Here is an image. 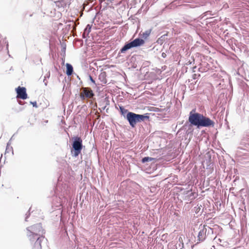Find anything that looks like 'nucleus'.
I'll use <instances>...</instances> for the list:
<instances>
[{
	"instance_id": "obj_7",
	"label": "nucleus",
	"mask_w": 249,
	"mask_h": 249,
	"mask_svg": "<svg viewBox=\"0 0 249 249\" xmlns=\"http://www.w3.org/2000/svg\"><path fill=\"white\" fill-rule=\"evenodd\" d=\"M94 96L93 91L89 88H83L80 94V97L82 100H84L86 98H92Z\"/></svg>"
},
{
	"instance_id": "obj_2",
	"label": "nucleus",
	"mask_w": 249,
	"mask_h": 249,
	"mask_svg": "<svg viewBox=\"0 0 249 249\" xmlns=\"http://www.w3.org/2000/svg\"><path fill=\"white\" fill-rule=\"evenodd\" d=\"M189 122L191 124L196 126L198 128L213 127L214 125V122L209 118L199 113H193V111L190 113Z\"/></svg>"
},
{
	"instance_id": "obj_26",
	"label": "nucleus",
	"mask_w": 249,
	"mask_h": 249,
	"mask_svg": "<svg viewBox=\"0 0 249 249\" xmlns=\"http://www.w3.org/2000/svg\"><path fill=\"white\" fill-rule=\"evenodd\" d=\"M43 82L44 83L45 85L47 86V81L46 80V76H45V78H44V79L43 80Z\"/></svg>"
},
{
	"instance_id": "obj_29",
	"label": "nucleus",
	"mask_w": 249,
	"mask_h": 249,
	"mask_svg": "<svg viewBox=\"0 0 249 249\" xmlns=\"http://www.w3.org/2000/svg\"><path fill=\"white\" fill-rule=\"evenodd\" d=\"M8 143L7 144V147H6V152H8V149H9V148L8 147Z\"/></svg>"
},
{
	"instance_id": "obj_9",
	"label": "nucleus",
	"mask_w": 249,
	"mask_h": 249,
	"mask_svg": "<svg viewBox=\"0 0 249 249\" xmlns=\"http://www.w3.org/2000/svg\"><path fill=\"white\" fill-rule=\"evenodd\" d=\"M184 3H191V0H175L170 3V6H185L190 7V4H183Z\"/></svg>"
},
{
	"instance_id": "obj_15",
	"label": "nucleus",
	"mask_w": 249,
	"mask_h": 249,
	"mask_svg": "<svg viewBox=\"0 0 249 249\" xmlns=\"http://www.w3.org/2000/svg\"><path fill=\"white\" fill-rule=\"evenodd\" d=\"M204 230H206V235L207 236L212 234L213 233V229L207 226V225H204L202 226Z\"/></svg>"
},
{
	"instance_id": "obj_18",
	"label": "nucleus",
	"mask_w": 249,
	"mask_h": 249,
	"mask_svg": "<svg viewBox=\"0 0 249 249\" xmlns=\"http://www.w3.org/2000/svg\"><path fill=\"white\" fill-rule=\"evenodd\" d=\"M155 160V158L149 157H145L142 159V162L144 163L147 162H152L154 161Z\"/></svg>"
},
{
	"instance_id": "obj_5",
	"label": "nucleus",
	"mask_w": 249,
	"mask_h": 249,
	"mask_svg": "<svg viewBox=\"0 0 249 249\" xmlns=\"http://www.w3.org/2000/svg\"><path fill=\"white\" fill-rule=\"evenodd\" d=\"M144 40L140 38H136L130 42H126L120 49L118 53V56H120V53H124L126 51L131 48L142 46L144 44Z\"/></svg>"
},
{
	"instance_id": "obj_16",
	"label": "nucleus",
	"mask_w": 249,
	"mask_h": 249,
	"mask_svg": "<svg viewBox=\"0 0 249 249\" xmlns=\"http://www.w3.org/2000/svg\"><path fill=\"white\" fill-rule=\"evenodd\" d=\"M120 111L122 116L126 119V115L128 113V112H130L128 111V110L124 108V107L122 106H119Z\"/></svg>"
},
{
	"instance_id": "obj_28",
	"label": "nucleus",
	"mask_w": 249,
	"mask_h": 249,
	"mask_svg": "<svg viewBox=\"0 0 249 249\" xmlns=\"http://www.w3.org/2000/svg\"><path fill=\"white\" fill-rule=\"evenodd\" d=\"M65 51H66V48L65 47L63 48V49L62 50V52L63 53H64V54H65Z\"/></svg>"
},
{
	"instance_id": "obj_30",
	"label": "nucleus",
	"mask_w": 249,
	"mask_h": 249,
	"mask_svg": "<svg viewBox=\"0 0 249 249\" xmlns=\"http://www.w3.org/2000/svg\"><path fill=\"white\" fill-rule=\"evenodd\" d=\"M77 78H78L79 79H80V77H79L78 75H77Z\"/></svg>"
},
{
	"instance_id": "obj_20",
	"label": "nucleus",
	"mask_w": 249,
	"mask_h": 249,
	"mask_svg": "<svg viewBox=\"0 0 249 249\" xmlns=\"http://www.w3.org/2000/svg\"><path fill=\"white\" fill-rule=\"evenodd\" d=\"M183 249L184 244L182 242H179L178 244L176 245V249Z\"/></svg>"
},
{
	"instance_id": "obj_23",
	"label": "nucleus",
	"mask_w": 249,
	"mask_h": 249,
	"mask_svg": "<svg viewBox=\"0 0 249 249\" xmlns=\"http://www.w3.org/2000/svg\"><path fill=\"white\" fill-rule=\"evenodd\" d=\"M31 210V208H30L29 212L26 214L25 221H27V218L30 216V211Z\"/></svg>"
},
{
	"instance_id": "obj_31",
	"label": "nucleus",
	"mask_w": 249,
	"mask_h": 249,
	"mask_svg": "<svg viewBox=\"0 0 249 249\" xmlns=\"http://www.w3.org/2000/svg\"><path fill=\"white\" fill-rule=\"evenodd\" d=\"M19 104L22 105L21 102H19Z\"/></svg>"
},
{
	"instance_id": "obj_14",
	"label": "nucleus",
	"mask_w": 249,
	"mask_h": 249,
	"mask_svg": "<svg viewBox=\"0 0 249 249\" xmlns=\"http://www.w3.org/2000/svg\"><path fill=\"white\" fill-rule=\"evenodd\" d=\"M91 25L89 24H88L84 29V32L83 33L82 36L83 38H86L88 36L89 33L91 31Z\"/></svg>"
},
{
	"instance_id": "obj_19",
	"label": "nucleus",
	"mask_w": 249,
	"mask_h": 249,
	"mask_svg": "<svg viewBox=\"0 0 249 249\" xmlns=\"http://www.w3.org/2000/svg\"><path fill=\"white\" fill-rule=\"evenodd\" d=\"M152 31V29L147 30L142 34V37L144 39H146L150 35Z\"/></svg>"
},
{
	"instance_id": "obj_3",
	"label": "nucleus",
	"mask_w": 249,
	"mask_h": 249,
	"mask_svg": "<svg viewBox=\"0 0 249 249\" xmlns=\"http://www.w3.org/2000/svg\"><path fill=\"white\" fill-rule=\"evenodd\" d=\"M149 116L147 114H138L134 112H128L126 115V119L132 128L135 127L136 124L144 121L145 119H148Z\"/></svg>"
},
{
	"instance_id": "obj_34",
	"label": "nucleus",
	"mask_w": 249,
	"mask_h": 249,
	"mask_svg": "<svg viewBox=\"0 0 249 249\" xmlns=\"http://www.w3.org/2000/svg\"><path fill=\"white\" fill-rule=\"evenodd\" d=\"M8 44H7V49L8 48Z\"/></svg>"
},
{
	"instance_id": "obj_24",
	"label": "nucleus",
	"mask_w": 249,
	"mask_h": 249,
	"mask_svg": "<svg viewBox=\"0 0 249 249\" xmlns=\"http://www.w3.org/2000/svg\"><path fill=\"white\" fill-rule=\"evenodd\" d=\"M30 103L33 105L34 107H37V104H36V101H35V102H31Z\"/></svg>"
},
{
	"instance_id": "obj_13",
	"label": "nucleus",
	"mask_w": 249,
	"mask_h": 249,
	"mask_svg": "<svg viewBox=\"0 0 249 249\" xmlns=\"http://www.w3.org/2000/svg\"><path fill=\"white\" fill-rule=\"evenodd\" d=\"M66 73L68 76H71L73 73V69L72 66L69 64L67 63L66 65Z\"/></svg>"
},
{
	"instance_id": "obj_4",
	"label": "nucleus",
	"mask_w": 249,
	"mask_h": 249,
	"mask_svg": "<svg viewBox=\"0 0 249 249\" xmlns=\"http://www.w3.org/2000/svg\"><path fill=\"white\" fill-rule=\"evenodd\" d=\"M72 139L71 153L73 157H76L80 154L83 148L82 140L78 136L74 137Z\"/></svg>"
},
{
	"instance_id": "obj_22",
	"label": "nucleus",
	"mask_w": 249,
	"mask_h": 249,
	"mask_svg": "<svg viewBox=\"0 0 249 249\" xmlns=\"http://www.w3.org/2000/svg\"><path fill=\"white\" fill-rule=\"evenodd\" d=\"M89 79L90 80V81L92 83H93L94 84L96 85L95 80L93 79V78L92 77V76L90 75H89Z\"/></svg>"
},
{
	"instance_id": "obj_6",
	"label": "nucleus",
	"mask_w": 249,
	"mask_h": 249,
	"mask_svg": "<svg viewBox=\"0 0 249 249\" xmlns=\"http://www.w3.org/2000/svg\"><path fill=\"white\" fill-rule=\"evenodd\" d=\"M249 151V131L246 132L241 140L237 152L241 153L240 150Z\"/></svg>"
},
{
	"instance_id": "obj_17",
	"label": "nucleus",
	"mask_w": 249,
	"mask_h": 249,
	"mask_svg": "<svg viewBox=\"0 0 249 249\" xmlns=\"http://www.w3.org/2000/svg\"><path fill=\"white\" fill-rule=\"evenodd\" d=\"M99 79L104 84L107 83L106 72H101L99 75Z\"/></svg>"
},
{
	"instance_id": "obj_33",
	"label": "nucleus",
	"mask_w": 249,
	"mask_h": 249,
	"mask_svg": "<svg viewBox=\"0 0 249 249\" xmlns=\"http://www.w3.org/2000/svg\"><path fill=\"white\" fill-rule=\"evenodd\" d=\"M3 42H5V43H6V41H5V40H3Z\"/></svg>"
},
{
	"instance_id": "obj_8",
	"label": "nucleus",
	"mask_w": 249,
	"mask_h": 249,
	"mask_svg": "<svg viewBox=\"0 0 249 249\" xmlns=\"http://www.w3.org/2000/svg\"><path fill=\"white\" fill-rule=\"evenodd\" d=\"M17 94V98L21 99H26L27 98V94L26 93V89L25 87H18L16 89Z\"/></svg>"
},
{
	"instance_id": "obj_12",
	"label": "nucleus",
	"mask_w": 249,
	"mask_h": 249,
	"mask_svg": "<svg viewBox=\"0 0 249 249\" xmlns=\"http://www.w3.org/2000/svg\"><path fill=\"white\" fill-rule=\"evenodd\" d=\"M70 0H59L56 1L55 3L58 7H62L64 8L65 7H66L67 4H70Z\"/></svg>"
},
{
	"instance_id": "obj_35",
	"label": "nucleus",
	"mask_w": 249,
	"mask_h": 249,
	"mask_svg": "<svg viewBox=\"0 0 249 249\" xmlns=\"http://www.w3.org/2000/svg\"><path fill=\"white\" fill-rule=\"evenodd\" d=\"M248 77H249V75H248Z\"/></svg>"
},
{
	"instance_id": "obj_25",
	"label": "nucleus",
	"mask_w": 249,
	"mask_h": 249,
	"mask_svg": "<svg viewBox=\"0 0 249 249\" xmlns=\"http://www.w3.org/2000/svg\"><path fill=\"white\" fill-rule=\"evenodd\" d=\"M192 60H193L192 61H191V60H189V61H188L187 63H186V64L187 65L191 64L192 62H194L195 61V60H194V58H192Z\"/></svg>"
},
{
	"instance_id": "obj_32",
	"label": "nucleus",
	"mask_w": 249,
	"mask_h": 249,
	"mask_svg": "<svg viewBox=\"0 0 249 249\" xmlns=\"http://www.w3.org/2000/svg\"><path fill=\"white\" fill-rule=\"evenodd\" d=\"M2 157V155H1L0 159H1Z\"/></svg>"
},
{
	"instance_id": "obj_11",
	"label": "nucleus",
	"mask_w": 249,
	"mask_h": 249,
	"mask_svg": "<svg viewBox=\"0 0 249 249\" xmlns=\"http://www.w3.org/2000/svg\"><path fill=\"white\" fill-rule=\"evenodd\" d=\"M205 0H191V3H194L196 5H190V8H194L196 7H199L200 6H202L205 4Z\"/></svg>"
},
{
	"instance_id": "obj_21",
	"label": "nucleus",
	"mask_w": 249,
	"mask_h": 249,
	"mask_svg": "<svg viewBox=\"0 0 249 249\" xmlns=\"http://www.w3.org/2000/svg\"><path fill=\"white\" fill-rule=\"evenodd\" d=\"M200 207H201V206H199L198 205H197V206H196L194 208L195 211L196 213H198L199 212V211L201 209Z\"/></svg>"
},
{
	"instance_id": "obj_1",
	"label": "nucleus",
	"mask_w": 249,
	"mask_h": 249,
	"mask_svg": "<svg viewBox=\"0 0 249 249\" xmlns=\"http://www.w3.org/2000/svg\"><path fill=\"white\" fill-rule=\"evenodd\" d=\"M30 234H28L30 237V240L31 242H34L36 240L33 249H42L41 243L43 241L46 240L43 236H38L40 234H43L44 232L41 223H38L33 225L27 229Z\"/></svg>"
},
{
	"instance_id": "obj_10",
	"label": "nucleus",
	"mask_w": 249,
	"mask_h": 249,
	"mask_svg": "<svg viewBox=\"0 0 249 249\" xmlns=\"http://www.w3.org/2000/svg\"><path fill=\"white\" fill-rule=\"evenodd\" d=\"M199 229L200 231L198 232L197 240L198 242H201L204 241L207 237L206 230H204L202 225H200Z\"/></svg>"
},
{
	"instance_id": "obj_27",
	"label": "nucleus",
	"mask_w": 249,
	"mask_h": 249,
	"mask_svg": "<svg viewBox=\"0 0 249 249\" xmlns=\"http://www.w3.org/2000/svg\"><path fill=\"white\" fill-rule=\"evenodd\" d=\"M166 53H162V54H161V56H162V57H164H164H166Z\"/></svg>"
}]
</instances>
